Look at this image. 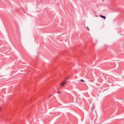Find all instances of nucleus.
Listing matches in <instances>:
<instances>
[{"instance_id": "f257e3e1", "label": "nucleus", "mask_w": 124, "mask_h": 124, "mask_svg": "<svg viewBox=\"0 0 124 124\" xmlns=\"http://www.w3.org/2000/svg\"><path fill=\"white\" fill-rule=\"evenodd\" d=\"M66 82L65 81H64L63 82H62L61 83V86H64V85L66 84Z\"/></svg>"}, {"instance_id": "f03ea898", "label": "nucleus", "mask_w": 124, "mask_h": 124, "mask_svg": "<svg viewBox=\"0 0 124 124\" xmlns=\"http://www.w3.org/2000/svg\"><path fill=\"white\" fill-rule=\"evenodd\" d=\"M100 16L102 18L104 19H106V17L105 16H103L102 15H100Z\"/></svg>"}, {"instance_id": "7ed1b4c3", "label": "nucleus", "mask_w": 124, "mask_h": 124, "mask_svg": "<svg viewBox=\"0 0 124 124\" xmlns=\"http://www.w3.org/2000/svg\"><path fill=\"white\" fill-rule=\"evenodd\" d=\"M57 93H58L59 94H60L61 93V92L59 91V90H58V91H57Z\"/></svg>"}, {"instance_id": "20e7f679", "label": "nucleus", "mask_w": 124, "mask_h": 124, "mask_svg": "<svg viewBox=\"0 0 124 124\" xmlns=\"http://www.w3.org/2000/svg\"><path fill=\"white\" fill-rule=\"evenodd\" d=\"M68 79V77H67L66 78H65V80H67V79Z\"/></svg>"}, {"instance_id": "39448f33", "label": "nucleus", "mask_w": 124, "mask_h": 124, "mask_svg": "<svg viewBox=\"0 0 124 124\" xmlns=\"http://www.w3.org/2000/svg\"><path fill=\"white\" fill-rule=\"evenodd\" d=\"M81 82H84V80H83V79H81Z\"/></svg>"}, {"instance_id": "423d86ee", "label": "nucleus", "mask_w": 124, "mask_h": 124, "mask_svg": "<svg viewBox=\"0 0 124 124\" xmlns=\"http://www.w3.org/2000/svg\"><path fill=\"white\" fill-rule=\"evenodd\" d=\"M87 27V28L88 29V30H90L89 29V28L88 27Z\"/></svg>"}, {"instance_id": "0eeeda50", "label": "nucleus", "mask_w": 124, "mask_h": 124, "mask_svg": "<svg viewBox=\"0 0 124 124\" xmlns=\"http://www.w3.org/2000/svg\"><path fill=\"white\" fill-rule=\"evenodd\" d=\"M1 107H0V111L1 110Z\"/></svg>"}, {"instance_id": "6e6552de", "label": "nucleus", "mask_w": 124, "mask_h": 124, "mask_svg": "<svg viewBox=\"0 0 124 124\" xmlns=\"http://www.w3.org/2000/svg\"><path fill=\"white\" fill-rule=\"evenodd\" d=\"M104 0H102V1H103Z\"/></svg>"}]
</instances>
